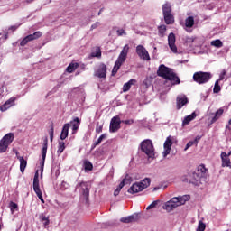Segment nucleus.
Segmentation results:
<instances>
[{"label":"nucleus","instance_id":"nucleus-24","mask_svg":"<svg viewBox=\"0 0 231 231\" xmlns=\"http://www.w3.org/2000/svg\"><path fill=\"white\" fill-rule=\"evenodd\" d=\"M136 84V79H132L128 82L125 83L123 86V92L127 93L129 89H131V86H134Z\"/></svg>","mask_w":231,"mask_h":231},{"label":"nucleus","instance_id":"nucleus-53","mask_svg":"<svg viewBox=\"0 0 231 231\" xmlns=\"http://www.w3.org/2000/svg\"><path fill=\"white\" fill-rule=\"evenodd\" d=\"M225 75H226V71L223 70L222 73L219 76V79L218 80H225Z\"/></svg>","mask_w":231,"mask_h":231},{"label":"nucleus","instance_id":"nucleus-26","mask_svg":"<svg viewBox=\"0 0 231 231\" xmlns=\"http://www.w3.org/2000/svg\"><path fill=\"white\" fill-rule=\"evenodd\" d=\"M136 217H138V216L132 215V216L121 217L120 221H121V223L129 224V223H133L134 221H135Z\"/></svg>","mask_w":231,"mask_h":231},{"label":"nucleus","instance_id":"nucleus-51","mask_svg":"<svg viewBox=\"0 0 231 231\" xmlns=\"http://www.w3.org/2000/svg\"><path fill=\"white\" fill-rule=\"evenodd\" d=\"M49 136L51 142H53V126H51V131L49 132Z\"/></svg>","mask_w":231,"mask_h":231},{"label":"nucleus","instance_id":"nucleus-12","mask_svg":"<svg viewBox=\"0 0 231 231\" xmlns=\"http://www.w3.org/2000/svg\"><path fill=\"white\" fill-rule=\"evenodd\" d=\"M120 124L122 121L120 120V116H114L110 121L109 132L110 133H116L120 129Z\"/></svg>","mask_w":231,"mask_h":231},{"label":"nucleus","instance_id":"nucleus-43","mask_svg":"<svg viewBox=\"0 0 231 231\" xmlns=\"http://www.w3.org/2000/svg\"><path fill=\"white\" fill-rule=\"evenodd\" d=\"M32 40L29 35H27L25 38H23L20 43L21 46H26L28 42H30Z\"/></svg>","mask_w":231,"mask_h":231},{"label":"nucleus","instance_id":"nucleus-5","mask_svg":"<svg viewBox=\"0 0 231 231\" xmlns=\"http://www.w3.org/2000/svg\"><path fill=\"white\" fill-rule=\"evenodd\" d=\"M141 150L144 154H147L148 158H154V144L151 139H146L141 143Z\"/></svg>","mask_w":231,"mask_h":231},{"label":"nucleus","instance_id":"nucleus-16","mask_svg":"<svg viewBox=\"0 0 231 231\" xmlns=\"http://www.w3.org/2000/svg\"><path fill=\"white\" fill-rule=\"evenodd\" d=\"M225 113V109L223 108H219L215 114L214 113H210V115L213 116L209 122V125H212V124H216V122H217V120H219L221 118V116H223V114Z\"/></svg>","mask_w":231,"mask_h":231},{"label":"nucleus","instance_id":"nucleus-42","mask_svg":"<svg viewBox=\"0 0 231 231\" xmlns=\"http://www.w3.org/2000/svg\"><path fill=\"white\" fill-rule=\"evenodd\" d=\"M9 207L12 214H14V212H15V210H18L19 208L15 202H10Z\"/></svg>","mask_w":231,"mask_h":231},{"label":"nucleus","instance_id":"nucleus-29","mask_svg":"<svg viewBox=\"0 0 231 231\" xmlns=\"http://www.w3.org/2000/svg\"><path fill=\"white\" fill-rule=\"evenodd\" d=\"M172 12V7L171 6V4L166 3L162 5V14L163 15H167Z\"/></svg>","mask_w":231,"mask_h":231},{"label":"nucleus","instance_id":"nucleus-11","mask_svg":"<svg viewBox=\"0 0 231 231\" xmlns=\"http://www.w3.org/2000/svg\"><path fill=\"white\" fill-rule=\"evenodd\" d=\"M107 75V67L104 63H100L94 72V76L97 79H106Z\"/></svg>","mask_w":231,"mask_h":231},{"label":"nucleus","instance_id":"nucleus-63","mask_svg":"<svg viewBox=\"0 0 231 231\" xmlns=\"http://www.w3.org/2000/svg\"><path fill=\"white\" fill-rule=\"evenodd\" d=\"M0 35H2V33H0Z\"/></svg>","mask_w":231,"mask_h":231},{"label":"nucleus","instance_id":"nucleus-50","mask_svg":"<svg viewBox=\"0 0 231 231\" xmlns=\"http://www.w3.org/2000/svg\"><path fill=\"white\" fill-rule=\"evenodd\" d=\"M98 26H100V23L96 22L94 24L91 25L90 30H97V28H98Z\"/></svg>","mask_w":231,"mask_h":231},{"label":"nucleus","instance_id":"nucleus-25","mask_svg":"<svg viewBox=\"0 0 231 231\" xmlns=\"http://www.w3.org/2000/svg\"><path fill=\"white\" fill-rule=\"evenodd\" d=\"M39 218L41 223H42L44 228H46V226L50 225V217L46 216V214L44 213L40 214Z\"/></svg>","mask_w":231,"mask_h":231},{"label":"nucleus","instance_id":"nucleus-27","mask_svg":"<svg viewBox=\"0 0 231 231\" xmlns=\"http://www.w3.org/2000/svg\"><path fill=\"white\" fill-rule=\"evenodd\" d=\"M196 116H198V115H196V112H193L191 115L187 116L184 118L182 125H189V124H190V122H192V120H194V118H196Z\"/></svg>","mask_w":231,"mask_h":231},{"label":"nucleus","instance_id":"nucleus-60","mask_svg":"<svg viewBox=\"0 0 231 231\" xmlns=\"http://www.w3.org/2000/svg\"><path fill=\"white\" fill-rule=\"evenodd\" d=\"M160 188H154L153 190H158Z\"/></svg>","mask_w":231,"mask_h":231},{"label":"nucleus","instance_id":"nucleus-38","mask_svg":"<svg viewBox=\"0 0 231 231\" xmlns=\"http://www.w3.org/2000/svg\"><path fill=\"white\" fill-rule=\"evenodd\" d=\"M84 169L85 171H93V163L89 161H84Z\"/></svg>","mask_w":231,"mask_h":231},{"label":"nucleus","instance_id":"nucleus-34","mask_svg":"<svg viewBox=\"0 0 231 231\" xmlns=\"http://www.w3.org/2000/svg\"><path fill=\"white\" fill-rule=\"evenodd\" d=\"M106 134H103L99 136V138L94 143L92 149H95V147H97V145H100V143H102L103 140H106Z\"/></svg>","mask_w":231,"mask_h":231},{"label":"nucleus","instance_id":"nucleus-35","mask_svg":"<svg viewBox=\"0 0 231 231\" xmlns=\"http://www.w3.org/2000/svg\"><path fill=\"white\" fill-rule=\"evenodd\" d=\"M77 68H79V63H70L67 67L66 71H68V73H73L75 71V69H77Z\"/></svg>","mask_w":231,"mask_h":231},{"label":"nucleus","instance_id":"nucleus-7","mask_svg":"<svg viewBox=\"0 0 231 231\" xmlns=\"http://www.w3.org/2000/svg\"><path fill=\"white\" fill-rule=\"evenodd\" d=\"M80 189V198L85 203H88L89 201V190L91 189V186L88 182H81L79 184Z\"/></svg>","mask_w":231,"mask_h":231},{"label":"nucleus","instance_id":"nucleus-40","mask_svg":"<svg viewBox=\"0 0 231 231\" xmlns=\"http://www.w3.org/2000/svg\"><path fill=\"white\" fill-rule=\"evenodd\" d=\"M219 91H221V86H219V80H217L215 82V86L213 88V93H219Z\"/></svg>","mask_w":231,"mask_h":231},{"label":"nucleus","instance_id":"nucleus-58","mask_svg":"<svg viewBox=\"0 0 231 231\" xmlns=\"http://www.w3.org/2000/svg\"><path fill=\"white\" fill-rule=\"evenodd\" d=\"M231 155V152H228V154H226V156H228V158H230Z\"/></svg>","mask_w":231,"mask_h":231},{"label":"nucleus","instance_id":"nucleus-17","mask_svg":"<svg viewBox=\"0 0 231 231\" xmlns=\"http://www.w3.org/2000/svg\"><path fill=\"white\" fill-rule=\"evenodd\" d=\"M13 106H15V97L9 98L5 105H2L0 106V111H8V109H10V107H13Z\"/></svg>","mask_w":231,"mask_h":231},{"label":"nucleus","instance_id":"nucleus-8","mask_svg":"<svg viewBox=\"0 0 231 231\" xmlns=\"http://www.w3.org/2000/svg\"><path fill=\"white\" fill-rule=\"evenodd\" d=\"M33 190L35 194L38 196L40 201H42V203H44V198H42V192L41 191V188L39 186V171L35 172L33 178Z\"/></svg>","mask_w":231,"mask_h":231},{"label":"nucleus","instance_id":"nucleus-22","mask_svg":"<svg viewBox=\"0 0 231 231\" xmlns=\"http://www.w3.org/2000/svg\"><path fill=\"white\" fill-rule=\"evenodd\" d=\"M17 160L20 162V171L22 174H24V171L28 165V161H26L23 156H17Z\"/></svg>","mask_w":231,"mask_h":231},{"label":"nucleus","instance_id":"nucleus-3","mask_svg":"<svg viewBox=\"0 0 231 231\" xmlns=\"http://www.w3.org/2000/svg\"><path fill=\"white\" fill-rule=\"evenodd\" d=\"M129 44H125L123 47V50L121 51L116 63L115 66L112 69V77H115L116 75V73H118V69H120V67L122 66V64H124V62H125L126 59H127V54L129 53Z\"/></svg>","mask_w":231,"mask_h":231},{"label":"nucleus","instance_id":"nucleus-44","mask_svg":"<svg viewBox=\"0 0 231 231\" xmlns=\"http://www.w3.org/2000/svg\"><path fill=\"white\" fill-rule=\"evenodd\" d=\"M205 228H207V225L203 221H199L197 231H205Z\"/></svg>","mask_w":231,"mask_h":231},{"label":"nucleus","instance_id":"nucleus-32","mask_svg":"<svg viewBox=\"0 0 231 231\" xmlns=\"http://www.w3.org/2000/svg\"><path fill=\"white\" fill-rule=\"evenodd\" d=\"M185 26L186 28H192L194 26V17L193 16H189L185 20Z\"/></svg>","mask_w":231,"mask_h":231},{"label":"nucleus","instance_id":"nucleus-48","mask_svg":"<svg viewBox=\"0 0 231 231\" xmlns=\"http://www.w3.org/2000/svg\"><path fill=\"white\" fill-rule=\"evenodd\" d=\"M166 31H167V27L165 25H161L159 27V32L162 34L165 33Z\"/></svg>","mask_w":231,"mask_h":231},{"label":"nucleus","instance_id":"nucleus-10","mask_svg":"<svg viewBox=\"0 0 231 231\" xmlns=\"http://www.w3.org/2000/svg\"><path fill=\"white\" fill-rule=\"evenodd\" d=\"M135 51L143 60H151V56L149 55V51L147 49L143 47V45H138L135 49Z\"/></svg>","mask_w":231,"mask_h":231},{"label":"nucleus","instance_id":"nucleus-36","mask_svg":"<svg viewBox=\"0 0 231 231\" xmlns=\"http://www.w3.org/2000/svg\"><path fill=\"white\" fill-rule=\"evenodd\" d=\"M40 37H42V33L41 32V31H37L32 34H29V38L31 39V41H35L37 39H40Z\"/></svg>","mask_w":231,"mask_h":231},{"label":"nucleus","instance_id":"nucleus-14","mask_svg":"<svg viewBox=\"0 0 231 231\" xmlns=\"http://www.w3.org/2000/svg\"><path fill=\"white\" fill-rule=\"evenodd\" d=\"M131 183V177L126 175L123 181L120 182L119 186L116 188V189L114 191V196H118L120 194V190L125 187V185H129Z\"/></svg>","mask_w":231,"mask_h":231},{"label":"nucleus","instance_id":"nucleus-9","mask_svg":"<svg viewBox=\"0 0 231 231\" xmlns=\"http://www.w3.org/2000/svg\"><path fill=\"white\" fill-rule=\"evenodd\" d=\"M174 140V137L169 135L163 144V152H162V156L163 158H167L169 154H171V148L172 147V142Z\"/></svg>","mask_w":231,"mask_h":231},{"label":"nucleus","instance_id":"nucleus-62","mask_svg":"<svg viewBox=\"0 0 231 231\" xmlns=\"http://www.w3.org/2000/svg\"><path fill=\"white\" fill-rule=\"evenodd\" d=\"M15 153H16V154H19V152H15Z\"/></svg>","mask_w":231,"mask_h":231},{"label":"nucleus","instance_id":"nucleus-4","mask_svg":"<svg viewBox=\"0 0 231 231\" xmlns=\"http://www.w3.org/2000/svg\"><path fill=\"white\" fill-rule=\"evenodd\" d=\"M151 185V179L144 178L140 182L134 183L128 189L129 194H138V192H142V190H145L147 187Z\"/></svg>","mask_w":231,"mask_h":231},{"label":"nucleus","instance_id":"nucleus-49","mask_svg":"<svg viewBox=\"0 0 231 231\" xmlns=\"http://www.w3.org/2000/svg\"><path fill=\"white\" fill-rule=\"evenodd\" d=\"M121 123L126 124V125H131L132 124H134V121L133 119H130V120L121 121Z\"/></svg>","mask_w":231,"mask_h":231},{"label":"nucleus","instance_id":"nucleus-15","mask_svg":"<svg viewBox=\"0 0 231 231\" xmlns=\"http://www.w3.org/2000/svg\"><path fill=\"white\" fill-rule=\"evenodd\" d=\"M188 180L189 183H192V185L199 186V184L201 183V175H199V173L193 172L189 174Z\"/></svg>","mask_w":231,"mask_h":231},{"label":"nucleus","instance_id":"nucleus-23","mask_svg":"<svg viewBox=\"0 0 231 231\" xmlns=\"http://www.w3.org/2000/svg\"><path fill=\"white\" fill-rule=\"evenodd\" d=\"M46 152H48V137H45V139L43 140V144L42 149V163H44L46 160Z\"/></svg>","mask_w":231,"mask_h":231},{"label":"nucleus","instance_id":"nucleus-31","mask_svg":"<svg viewBox=\"0 0 231 231\" xmlns=\"http://www.w3.org/2000/svg\"><path fill=\"white\" fill-rule=\"evenodd\" d=\"M197 174H199V176H201V178H203L205 174H207V168H205V165L202 164L198 167Z\"/></svg>","mask_w":231,"mask_h":231},{"label":"nucleus","instance_id":"nucleus-59","mask_svg":"<svg viewBox=\"0 0 231 231\" xmlns=\"http://www.w3.org/2000/svg\"><path fill=\"white\" fill-rule=\"evenodd\" d=\"M33 0H27V3H32Z\"/></svg>","mask_w":231,"mask_h":231},{"label":"nucleus","instance_id":"nucleus-41","mask_svg":"<svg viewBox=\"0 0 231 231\" xmlns=\"http://www.w3.org/2000/svg\"><path fill=\"white\" fill-rule=\"evenodd\" d=\"M160 203V200H154L152 203H151L147 208L146 210H151L152 208H156L158 207V204Z\"/></svg>","mask_w":231,"mask_h":231},{"label":"nucleus","instance_id":"nucleus-30","mask_svg":"<svg viewBox=\"0 0 231 231\" xmlns=\"http://www.w3.org/2000/svg\"><path fill=\"white\" fill-rule=\"evenodd\" d=\"M163 16H164V21H165L166 24H173L174 23V16H172L171 14V13L168 14H163Z\"/></svg>","mask_w":231,"mask_h":231},{"label":"nucleus","instance_id":"nucleus-19","mask_svg":"<svg viewBox=\"0 0 231 231\" xmlns=\"http://www.w3.org/2000/svg\"><path fill=\"white\" fill-rule=\"evenodd\" d=\"M220 158L222 160V167H229V169H231L230 157L226 155V152H223L220 155Z\"/></svg>","mask_w":231,"mask_h":231},{"label":"nucleus","instance_id":"nucleus-55","mask_svg":"<svg viewBox=\"0 0 231 231\" xmlns=\"http://www.w3.org/2000/svg\"><path fill=\"white\" fill-rule=\"evenodd\" d=\"M19 28V25H13L11 27H9L8 30H12V32H15V30H17Z\"/></svg>","mask_w":231,"mask_h":231},{"label":"nucleus","instance_id":"nucleus-57","mask_svg":"<svg viewBox=\"0 0 231 231\" xmlns=\"http://www.w3.org/2000/svg\"><path fill=\"white\" fill-rule=\"evenodd\" d=\"M102 14V9L99 10L97 15H100Z\"/></svg>","mask_w":231,"mask_h":231},{"label":"nucleus","instance_id":"nucleus-2","mask_svg":"<svg viewBox=\"0 0 231 231\" xmlns=\"http://www.w3.org/2000/svg\"><path fill=\"white\" fill-rule=\"evenodd\" d=\"M157 75L158 77H162V79H165V80L171 81V84H180V78L176 76V73H174L172 69H170L164 64H162L159 66V69L157 70Z\"/></svg>","mask_w":231,"mask_h":231},{"label":"nucleus","instance_id":"nucleus-52","mask_svg":"<svg viewBox=\"0 0 231 231\" xmlns=\"http://www.w3.org/2000/svg\"><path fill=\"white\" fill-rule=\"evenodd\" d=\"M194 145V142L189 141L187 144H186V148L184 149V151H187V149H189V147H192Z\"/></svg>","mask_w":231,"mask_h":231},{"label":"nucleus","instance_id":"nucleus-18","mask_svg":"<svg viewBox=\"0 0 231 231\" xmlns=\"http://www.w3.org/2000/svg\"><path fill=\"white\" fill-rule=\"evenodd\" d=\"M186 104H189V99L187 98V96L185 95H180L177 97V108L181 109L183 106Z\"/></svg>","mask_w":231,"mask_h":231},{"label":"nucleus","instance_id":"nucleus-46","mask_svg":"<svg viewBox=\"0 0 231 231\" xmlns=\"http://www.w3.org/2000/svg\"><path fill=\"white\" fill-rule=\"evenodd\" d=\"M92 57H102V51H100V48L96 49V52L92 53Z\"/></svg>","mask_w":231,"mask_h":231},{"label":"nucleus","instance_id":"nucleus-1","mask_svg":"<svg viewBox=\"0 0 231 231\" xmlns=\"http://www.w3.org/2000/svg\"><path fill=\"white\" fill-rule=\"evenodd\" d=\"M190 199V196L184 195L182 197H174L171 199L169 201L165 202L162 205L163 210H166V212H172L174 208H178V207H181V205H185L187 201Z\"/></svg>","mask_w":231,"mask_h":231},{"label":"nucleus","instance_id":"nucleus-54","mask_svg":"<svg viewBox=\"0 0 231 231\" xmlns=\"http://www.w3.org/2000/svg\"><path fill=\"white\" fill-rule=\"evenodd\" d=\"M96 132H97V133H102V125H97V127H96Z\"/></svg>","mask_w":231,"mask_h":231},{"label":"nucleus","instance_id":"nucleus-45","mask_svg":"<svg viewBox=\"0 0 231 231\" xmlns=\"http://www.w3.org/2000/svg\"><path fill=\"white\" fill-rule=\"evenodd\" d=\"M117 33V37H125V35H127V32H125V30L124 29H118L116 31Z\"/></svg>","mask_w":231,"mask_h":231},{"label":"nucleus","instance_id":"nucleus-61","mask_svg":"<svg viewBox=\"0 0 231 231\" xmlns=\"http://www.w3.org/2000/svg\"><path fill=\"white\" fill-rule=\"evenodd\" d=\"M82 93H84V88H81Z\"/></svg>","mask_w":231,"mask_h":231},{"label":"nucleus","instance_id":"nucleus-56","mask_svg":"<svg viewBox=\"0 0 231 231\" xmlns=\"http://www.w3.org/2000/svg\"><path fill=\"white\" fill-rule=\"evenodd\" d=\"M113 225H115V222H111L108 224V226H113Z\"/></svg>","mask_w":231,"mask_h":231},{"label":"nucleus","instance_id":"nucleus-20","mask_svg":"<svg viewBox=\"0 0 231 231\" xmlns=\"http://www.w3.org/2000/svg\"><path fill=\"white\" fill-rule=\"evenodd\" d=\"M69 125L72 127L73 134L77 133L79 131V128L80 127V120L79 117H74L70 123H69Z\"/></svg>","mask_w":231,"mask_h":231},{"label":"nucleus","instance_id":"nucleus-47","mask_svg":"<svg viewBox=\"0 0 231 231\" xmlns=\"http://www.w3.org/2000/svg\"><path fill=\"white\" fill-rule=\"evenodd\" d=\"M6 41H8V32L5 31L4 32V37L0 38V42H5Z\"/></svg>","mask_w":231,"mask_h":231},{"label":"nucleus","instance_id":"nucleus-13","mask_svg":"<svg viewBox=\"0 0 231 231\" xmlns=\"http://www.w3.org/2000/svg\"><path fill=\"white\" fill-rule=\"evenodd\" d=\"M168 45L172 53H178V47L176 46V35L173 32L168 36Z\"/></svg>","mask_w":231,"mask_h":231},{"label":"nucleus","instance_id":"nucleus-37","mask_svg":"<svg viewBox=\"0 0 231 231\" xmlns=\"http://www.w3.org/2000/svg\"><path fill=\"white\" fill-rule=\"evenodd\" d=\"M210 44L215 48H223V42H221L219 39L212 41Z\"/></svg>","mask_w":231,"mask_h":231},{"label":"nucleus","instance_id":"nucleus-21","mask_svg":"<svg viewBox=\"0 0 231 231\" xmlns=\"http://www.w3.org/2000/svg\"><path fill=\"white\" fill-rule=\"evenodd\" d=\"M69 123H67L63 125L61 134H60V140H66L68 138V134L69 133Z\"/></svg>","mask_w":231,"mask_h":231},{"label":"nucleus","instance_id":"nucleus-33","mask_svg":"<svg viewBox=\"0 0 231 231\" xmlns=\"http://www.w3.org/2000/svg\"><path fill=\"white\" fill-rule=\"evenodd\" d=\"M64 149H66V143L63 141H60L58 144L57 153L59 155L62 154V152H64Z\"/></svg>","mask_w":231,"mask_h":231},{"label":"nucleus","instance_id":"nucleus-6","mask_svg":"<svg viewBox=\"0 0 231 231\" xmlns=\"http://www.w3.org/2000/svg\"><path fill=\"white\" fill-rule=\"evenodd\" d=\"M211 79L212 74L210 72L199 71L195 72L193 75V80L197 82V84H207Z\"/></svg>","mask_w":231,"mask_h":231},{"label":"nucleus","instance_id":"nucleus-39","mask_svg":"<svg viewBox=\"0 0 231 231\" xmlns=\"http://www.w3.org/2000/svg\"><path fill=\"white\" fill-rule=\"evenodd\" d=\"M8 149L7 143H5L3 140L0 141V152H6Z\"/></svg>","mask_w":231,"mask_h":231},{"label":"nucleus","instance_id":"nucleus-28","mask_svg":"<svg viewBox=\"0 0 231 231\" xmlns=\"http://www.w3.org/2000/svg\"><path fill=\"white\" fill-rule=\"evenodd\" d=\"M14 134L9 133L3 137L2 141H4L5 143H7V145H10V143L14 142Z\"/></svg>","mask_w":231,"mask_h":231}]
</instances>
